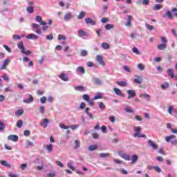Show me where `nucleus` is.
Returning <instances> with one entry per match:
<instances>
[{
    "label": "nucleus",
    "mask_w": 177,
    "mask_h": 177,
    "mask_svg": "<svg viewBox=\"0 0 177 177\" xmlns=\"http://www.w3.org/2000/svg\"><path fill=\"white\" fill-rule=\"evenodd\" d=\"M41 103L44 104L46 102V97H42L40 98Z\"/></svg>",
    "instance_id": "obj_62"
},
{
    "label": "nucleus",
    "mask_w": 177,
    "mask_h": 177,
    "mask_svg": "<svg viewBox=\"0 0 177 177\" xmlns=\"http://www.w3.org/2000/svg\"><path fill=\"white\" fill-rule=\"evenodd\" d=\"M30 134L31 132L30 131V130H25L24 132V136H30Z\"/></svg>",
    "instance_id": "obj_55"
},
{
    "label": "nucleus",
    "mask_w": 177,
    "mask_h": 177,
    "mask_svg": "<svg viewBox=\"0 0 177 177\" xmlns=\"http://www.w3.org/2000/svg\"><path fill=\"white\" fill-rule=\"evenodd\" d=\"M167 73L169 77H171V78H175V73L174 72V69L169 68L167 70Z\"/></svg>",
    "instance_id": "obj_16"
},
{
    "label": "nucleus",
    "mask_w": 177,
    "mask_h": 177,
    "mask_svg": "<svg viewBox=\"0 0 177 177\" xmlns=\"http://www.w3.org/2000/svg\"><path fill=\"white\" fill-rule=\"evenodd\" d=\"M71 19H74V15H71V12H67L64 17V20L66 21H68Z\"/></svg>",
    "instance_id": "obj_6"
},
{
    "label": "nucleus",
    "mask_w": 177,
    "mask_h": 177,
    "mask_svg": "<svg viewBox=\"0 0 177 177\" xmlns=\"http://www.w3.org/2000/svg\"><path fill=\"white\" fill-rule=\"evenodd\" d=\"M94 100H93V99L91 100H88V101H87V102L88 103V104H89L90 106H95V102H93Z\"/></svg>",
    "instance_id": "obj_57"
},
{
    "label": "nucleus",
    "mask_w": 177,
    "mask_h": 177,
    "mask_svg": "<svg viewBox=\"0 0 177 177\" xmlns=\"http://www.w3.org/2000/svg\"><path fill=\"white\" fill-rule=\"evenodd\" d=\"M28 39H38L39 37L37 35L30 34L26 36Z\"/></svg>",
    "instance_id": "obj_17"
},
{
    "label": "nucleus",
    "mask_w": 177,
    "mask_h": 177,
    "mask_svg": "<svg viewBox=\"0 0 177 177\" xmlns=\"http://www.w3.org/2000/svg\"><path fill=\"white\" fill-rule=\"evenodd\" d=\"M169 114H172V113H174V114H177V111L176 109H174V106L171 105L170 106L168 107L167 110Z\"/></svg>",
    "instance_id": "obj_14"
},
{
    "label": "nucleus",
    "mask_w": 177,
    "mask_h": 177,
    "mask_svg": "<svg viewBox=\"0 0 177 177\" xmlns=\"http://www.w3.org/2000/svg\"><path fill=\"white\" fill-rule=\"evenodd\" d=\"M86 107V104H85L84 102L80 103V109H81L82 110H84V109H85Z\"/></svg>",
    "instance_id": "obj_58"
},
{
    "label": "nucleus",
    "mask_w": 177,
    "mask_h": 177,
    "mask_svg": "<svg viewBox=\"0 0 177 177\" xmlns=\"http://www.w3.org/2000/svg\"><path fill=\"white\" fill-rule=\"evenodd\" d=\"M17 46L19 49H21V52H24L26 50V48H24V44H23V41H20L17 44Z\"/></svg>",
    "instance_id": "obj_20"
},
{
    "label": "nucleus",
    "mask_w": 177,
    "mask_h": 177,
    "mask_svg": "<svg viewBox=\"0 0 177 177\" xmlns=\"http://www.w3.org/2000/svg\"><path fill=\"white\" fill-rule=\"evenodd\" d=\"M102 23H107L109 21V18L104 17L101 19Z\"/></svg>",
    "instance_id": "obj_64"
},
{
    "label": "nucleus",
    "mask_w": 177,
    "mask_h": 177,
    "mask_svg": "<svg viewBox=\"0 0 177 177\" xmlns=\"http://www.w3.org/2000/svg\"><path fill=\"white\" fill-rule=\"evenodd\" d=\"M90 97L88 94L83 95V100H85V102H89Z\"/></svg>",
    "instance_id": "obj_40"
},
{
    "label": "nucleus",
    "mask_w": 177,
    "mask_h": 177,
    "mask_svg": "<svg viewBox=\"0 0 177 177\" xmlns=\"http://www.w3.org/2000/svg\"><path fill=\"white\" fill-rule=\"evenodd\" d=\"M139 158V157H138V156H136V154H133L131 157V164H136V162H138V159Z\"/></svg>",
    "instance_id": "obj_23"
},
{
    "label": "nucleus",
    "mask_w": 177,
    "mask_h": 177,
    "mask_svg": "<svg viewBox=\"0 0 177 177\" xmlns=\"http://www.w3.org/2000/svg\"><path fill=\"white\" fill-rule=\"evenodd\" d=\"M81 56L85 57L88 55V51L82 50L80 53Z\"/></svg>",
    "instance_id": "obj_53"
},
{
    "label": "nucleus",
    "mask_w": 177,
    "mask_h": 177,
    "mask_svg": "<svg viewBox=\"0 0 177 177\" xmlns=\"http://www.w3.org/2000/svg\"><path fill=\"white\" fill-rule=\"evenodd\" d=\"M169 86V84L166 83L165 84H161L160 85V88L161 89H167V88H168Z\"/></svg>",
    "instance_id": "obj_50"
},
{
    "label": "nucleus",
    "mask_w": 177,
    "mask_h": 177,
    "mask_svg": "<svg viewBox=\"0 0 177 177\" xmlns=\"http://www.w3.org/2000/svg\"><path fill=\"white\" fill-rule=\"evenodd\" d=\"M116 84L119 86H127L128 85V82H127L125 81L117 82Z\"/></svg>",
    "instance_id": "obj_24"
},
{
    "label": "nucleus",
    "mask_w": 177,
    "mask_h": 177,
    "mask_svg": "<svg viewBox=\"0 0 177 177\" xmlns=\"http://www.w3.org/2000/svg\"><path fill=\"white\" fill-rule=\"evenodd\" d=\"M9 62H10V60H9V59H6L3 61V65L0 68V70H6V66H8V64H9Z\"/></svg>",
    "instance_id": "obj_11"
},
{
    "label": "nucleus",
    "mask_w": 177,
    "mask_h": 177,
    "mask_svg": "<svg viewBox=\"0 0 177 177\" xmlns=\"http://www.w3.org/2000/svg\"><path fill=\"white\" fill-rule=\"evenodd\" d=\"M23 114H24V110L23 109H18L16 112H15V115H23Z\"/></svg>",
    "instance_id": "obj_28"
},
{
    "label": "nucleus",
    "mask_w": 177,
    "mask_h": 177,
    "mask_svg": "<svg viewBox=\"0 0 177 177\" xmlns=\"http://www.w3.org/2000/svg\"><path fill=\"white\" fill-rule=\"evenodd\" d=\"M8 140H12V142H17L19 140V136L17 135H10L8 137Z\"/></svg>",
    "instance_id": "obj_7"
},
{
    "label": "nucleus",
    "mask_w": 177,
    "mask_h": 177,
    "mask_svg": "<svg viewBox=\"0 0 177 177\" xmlns=\"http://www.w3.org/2000/svg\"><path fill=\"white\" fill-rule=\"evenodd\" d=\"M161 5L160 4H156L153 8V10H160V9H161Z\"/></svg>",
    "instance_id": "obj_39"
},
{
    "label": "nucleus",
    "mask_w": 177,
    "mask_h": 177,
    "mask_svg": "<svg viewBox=\"0 0 177 177\" xmlns=\"http://www.w3.org/2000/svg\"><path fill=\"white\" fill-rule=\"evenodd\" d=\"M106 30H111V28H114V25L113 24H106L105 25Z\"/></svg>",
    "instance_id": "obj_43"
},
{
    "label": "nucleus",
    "mask_w": 177,
    "mask_h": 177,
    "mask_svg": "<svg viewBox=\"0 0 177 177\" xmlns=\"http://www.w3.org/2000/svg\"><path fill=\"white\" fill-rule=\"evenodd\" d=\"M140 99H146V100H147V102H149V100H150V95H149L147 93L140 94Z\"/></svg>",
    "instance_id": "obj_13"
},
{
    "label": "nucleus",
    "mask_w": 177,
    "mask_h": 177,
    "mask_svg": "<svg viewBox=\"0 0 177 177\" xmlns=\"http://www.w3.org/2000/svg\"><path fill=\"white\" fill-rule=\"evenodd\" d=\"M26 10L28 13H33L34 12V7L33 6H29L26 8Z\"/></svg>",
    "instance_id": "obj_38"
},
{
    "label": "nucleus",
    "mask_w": 177,
    "mask_h": 177,
    "mask_svg": "<svg viewBox=\"0 0 177 177\" xmlns=\"http://www.w3.org/2000/svg\"><path fill=\"white\" fill-rule=\"evenodd\" d=\"M100 157H101V158H104L106 157H110V153H100Z\"/></svg>",
    "instance_id": "obj_47"
},
{
    "label": "nucleus",
    "mask_w": 177,
    "mask_h": 177,
    "mask_svg": "<svg viewBox=\"0 0 177 177\" xmlns=\"http://www.w3.org/2000/svg\"><path fill=\"white\" fill-rule=\"evenodd\" d=\"M138 68H139V70H141V71H143V70H145V65H143L142 64H138L137 65Z\"/></svg>",
    "instance_id": "obj_46"
},
{
    "label": "nucleus",
    "mask_w": 177,
    "mask_h": 177,
    "mask_svg": "<svg viewBox=\"0 0 177 177\" xmlns=\"http://www.w3.org/2000/svg\"><path fill=\"white\" fill-rule=\"evenodd\" d=\"M93 139H99V134L97 133H94L92 134Z\"/></svg>",
    "instance_id": "obj_61"
},
{
    "label": "nucleus",
    "mask_w": 177,
    "mask_h": 177,
    "mask_svg": "<svg viewBox=\"0 0 177 177\" xmlns=\"http://www.w3.org/2000/svg\"><path fill=\"white\" fill-rule=\"evenodd\" d=\"M102 93H97L95 96L93 97V100H97V99H102Z\"/></svg>",
    "instance_id": "obj_34"
},
{
    "label": "nucleus",
    "mask_w": 177,
    "mask_h": 177,
    "mask_svg": "<svg viewBox=\"0 0 177 177\" xmlns=\"http://www.w3.org/2000/svg\"><path fill=\"white\" fill-rule=\"evenodd\" d=\"M113 91L115 92V95H117L118 96H121L122 97H124V96H125V95L122 93V91H121L120 88H113Z\"/></svg>",
    "instance_id": "obj_8"
},
{
    "label": "nucleus",
    "mask_w": 177,
    "mask_h": 177,
    "mask_svg": "<svg viewBox=\"0 0 177 177\" xmlns=\"http://www.w3.org/2000/svg\"><path fill=\"white\" fill-rule=\"evenodd\" d=\"M35 20L38 23H40L41 26H46V22L42 21V18L41 17V16H36Z\"/></svg>",
    "instance_id": "obj_9"
},
{
    "label": "nucleus",
    "mask_w": 177,
    "mask_h": 177,
    "mask_svg": "<svg viewBox=\"0 0 177 177\" xmlns=\"http://www.w3.org/2000/svg\"><path fill=\"white\" fill-rule=\"evenodd\" d=\"M46 149H47V150L50 152V151H53V145L52 144H50L48 145H46Z\"/></svg>",
    "instance_id": "obj_36"
},
{
    "label": "nucleus",
    "mask_w": 177,
    "mask_h": 177,
    "mask_svg": "<svg viewBox=\"0 0 177 177\" xmlns=\"http://www.w3.org/2000/svg\"><path fill=\"white\" fill-rule=\"evenodd\" d=\"M136 77L137 78L134 79V82H136V84H138L139 85H141L142 82L143 81V76L137 75Z\"/></svg>",
    "instance_id": "obj_10"
},
{
    "label": "nucleus",
    "mask_w": 177,
    "mask_h": 177,
    "mask_svg": "<svg viewBox=\"0 0 177 177\" xmlns=\"http://www.w3.org/2000/svg\"><path fill=\"white\" fill-rule=\"evenodd\" d=\"M132 21V16H129L127 19V22L126 23L127 27H131V21Z\"/></svg>",
    "instance_id": "obj_31"
},
{
    "label": "nucleus",
    "mask_w": 177,
    "mask_h": 177,
    "mask_svg": "<svg viewBox=\"0 0 177 177\" xmlns=\"http://www.w3.org/2000/svg\"><path fill=\"white\" fill-rule=\"evenodd\" d=\"M127 92L129 95L127 96L128 100H129L131 97H135V96H136V93L133 90H127Z\"/></svg>",
    "instance_id": "obj_3"
},
{
    "label": "nucleus",
    "mask_w": 177,
    "mask_h": 177,
    "mask_svg": "<svg viewBox=\"0 0 177 177\" xmlns=\"http://www.w3.org/2000/svg\"><path fill=\"white\" fill-rule=\"evenodd\" d=\"M166 15L169 17V19H171V20L174 19V16H172V14H171V11H167Z\"/></svg>",
    "instance_id": "obj_49"
},
{
    "label": "nucleus",
    "mask_w": 177,
    "mask_h": 177,
    "mask_svg": "<svg viewBox=\"0 0 177 177\" xmlns=\"http://www.w3.org/2000/svg\"><path fill=\"white\" fill-rule=\"evenodd\" d=\"M78 147H80V141H78L77 140H75L74 149H78Z\"/></svg>",
    "instance_id": "obj_48"
},
{
    "label": "nucleus",
    "mask_w": 177,
    "mask_h": 177,
    "mask_svg": "<svg viewBox=\"0 0 177 177\" xmlns=\"http://www.w3.org/2000/svg\"><path fill=\"white\" fill-rule=\"evenodd\" d=\"M2 78H3V80H5V81H9V77H8V75H6V73L3 75V77H2Z\"/></svg>",
    "instance_id": "obj_63"
},
{
    "label": "nucleus",
    "mask_w": 177,
    "mask_h": 177,
    "mask_svg": "<svg viewBox=\"0 0 177 177\" xmlns=\"http://www.w3.org/2000/svg\"><path fill=\"white\" fill-rule=\"evenodd\" d=\"M69 128L71 129H72L73 131H75V129H78V128H80V125H78V124H72L69 127Z\"/></svg>",
    "instance_id": "obj_37"
},
{
    "label": "nucleus",
    "mask_w": 177,
    "mask_h": 177,
    "mask_svg": "<svg viewBox=\"0 0 177 177\" xmlns=\"http://www.w3.org/2000/svg\"><path fill=\"white\" fill-rule=\"evenodd\" d=\"M17 128H21V127H23V120H19L17 123Z\"/></svg>",
    "instance_id": "obj_41"
},
{
    "label": "nucleus",
    "mask_w": 177,
    "mask_h": 177,
    "mask_svg": "<svg viewBox=\"0 0 177 177\" xmlns=\"http://www.w3.org/2000/svg\"><path fill=\"white\" fill-rule=\"evenodd\" d=\"M124 111H126V113H130L131 114H132L133 113V111H132V109H129V107H125Z\"/></svg>",
    "instance_id": "obj_52"
},
{
    "label": "nucleus",
    "mask_w": 177,
    "mask_h": 177,
    "mask_svg": "<svg viewBox=\"0 0 177 177\" xmlns=\"http://www.w3.org/2000/svg\"><path fill=\"white\" fill-rule=\"evenodd\" d=\"M85 17V12H80L79 15H77V19L79 20H81V19H84Z\"/></svg>",
    "instance_id": "obj_33"
},
{
    "label": "nucleus",
    "mask_w": 177,
    "mask_h": 177,
    "mask_svg": "<svg viewBox=\"0 0 177 177\" xmlns=\"http://www.w3.org/2000/svg\"><path fill=\"white\" fill-rule=\"evenodd\" d=\"M78 32H79V37H80V38H82V37H85L86 35H88L86 32H85L82 30H79Z\"/></svg>",
    "instance_id": "obj_25"
},
{
    "label": "nucleus",
    "mask_w": 177,
    "mask_h": 177,
    "mask_svg": "<svg viewBox=\"0 0 177 177\" xmlns=\"http://www.w3.org/2000/svg\"><path fill=\"white\" fill-rule=\"evenodd\" d=\"M46 39H48V41H52V39H53V35L50 34V35H47Z\"/></svg>",
    "instance_id": "obj_59"
},
{
    "label": "nucleus",
    "mask_w": 177,
    "mask_h": 177,
    "mask_svg": "<svg viewBox=\"0 0 177 177\" xmlns=\"http://www.w3.org/2000/svg\"><path fill=\"white\" fill-rule=\"evenodd\" d=\"M95 59L97 60V62L101 64V66H105V63L104 61L103 60V57H102V55H96Z\"/></svg>",
    "instance_id": "obj_4"
},
{
    "label": "nucleus",
    "mask_w": 177,
    "mask_h": 177,
    "mask_svg": "<svg viewBox=\"0 0 177 177\" xmlns=\"http://www.w3.org/2000/svg\"><path fill=\"white\" fill-rule=\"evenodd\" d=\"M75 89L76 91H78V92H85L86 88L84 86H77L75 87Z\"/></svg>",
    "instance_id": "obj_19"
},
{
    "label": "nucleus",
    "mask_w": 177,
    "mask_h": 177,
    "mask_svg": "<svg viewBox=\"0 0 177 177\" xmlns=\"http://www.w3.org/2000/svg\"><path fill=\"white\" fill-rule=\"evenodd\" d=\"M141 129L142 128H140V127H134V138H146V134H140Z\"/></svg>",
    "instance_id": "obj_1"
},
{
    "label": "nucleus",
    "mask_w": 177,
    "mask_h": 177,
    "mask_svg": "<svg viewBox=\"0 0 177 177\" xmlns=\"http://www.w3.org/2000/svg\"><path fill=\"white\" fill-rule=\"evenodd\" d=\"M157 48L159 50H164L165 49H167V44H159L158 45Z\"/></svg>",
    "instance_id": "obj_22"
},
{
    "label": "nucleus",
    "mask_w": 177,
    "mask_h": 177,
    "mask_svg": "<svg viewBox=\"0 0 177 177\" xmlns=\"http://www.w3.org/2000/svg\"><path fill=\"white\" fill-rule=\"evenodd\" d=\"M59 128H61L62 129H68V128H70V127L66 126L65 124H61L59 125Z\"/></svg>",
    "instance_id": "obj_51"
},
{
    "label": "nucleus",
    "mask_w": 177,
    "mask_h": 177,
    "mask_svg": "<svg viewBox=\"0 0 177 177\" xmlns=\"http://www.w3.org/2000/svg\"><path fill=\"white\" fill-rule=\"evenodd\" d=\"M26 147H32L34 146V144L30 140H26L25 144Z\"/></svg>",
    "instance_id": "obj_32"
},
{
    "label": "nucleus",
    "mask_w": 177,
    "mask_h": 177,
    "mask_svg": "<svg viewBox=\"0 0 177 177\" xmlns=\"http://www.w3.org/2000/svg\"><path fill=\"white\" fill-rule=\"evenodd\" d=\"M28 166V164L27 163H24L21 165V168L23 171H24V169H26V168H27V167Z\"/></svg>",
    "instance_id": "obj_60"
},
{
    "label": "nucleus",
    "mask_w": 177,
    "mask_h": 177,
    "mask_svg": "<svg viewBox=\"0 0 177 177\" xmlns=\"http://www.w3.org/2000/svg\"><path fill=\"white\" fill-rule=\"evenodd\" d=\"M62 39H63L64 41H66V36H64L63 35H58V41H62Z\"/></svg>",
    "instance_id": "obj_45"
},
{
    "label": "nucleus",
    "mask_w": 177,
    "mask_h": 177,
    "mask_svg": "<svg viewBox=\"0 0 177 177\" xmlns=\"http://www.w3.org/2000/svg\"><path fill=\"white\" fill-rule=\"evenodd\" d=\"M145 26L149 31H152V30H154V26L150 25L149 24H145Z\"/></svg>",
    "instance_id": "obj_35"
},
{
    "label": "nucleus",
    "mask_w": 177,
    "mask_h": 177,
    "mask_svg": "<svg viewBox=\"0 0 177 177\" xmlns=\"http://www.w3.org/2000/svg\"><path fill=\"white\" fill-rule=\"evenodd\" d=\"M59 78H60L62 81H65V82L68 81V76H67V75H66L65 73H62V74L59 75Z\"/></svg>",
    "instance_id": "obj_18"
},
{
    "label": "nucleus",
    "mask_w": 177,
    "mask_h": 177,
    "mask_svg": "<svg viewBox=\"0 0 177 177\" xmlns=\"http://www.w3.org/2000/svg\"><path fill=\"white\" fill-rule=\"evenodd\" d=\"M68 167L70 169H72V171H75V167L73 165V163H68Z\"/></svg>",
    "instance_id": "obj_56"
},
{
    "label": "nucleus",
    "mask_w": 177,
    "mask_h": 177,
    "mask_svg": "<svg viewBox=\"0 0 177 177\" xmlns=\"http://www.w3.org/2000/svg\"><path fill=\"white\" fill-rule=\"evenodd\" d=\"M148 143L153 150H157V149H158V145H157L156 142H153V140H148Z\"/></svg>",
    "instance_id": "obj_2"
},
{
    "label": "nucleus",
    "mask_w": 177,
    "mask_h": 177,
    "mask_svg": "<svg viewBox=\"0 0 177 177\" xmlns=\"http://www.w3.org/2000/svg\"><path fill=\"white\" fill-rule=\"evenodd\" d=\"M175 138H176L175 135H171V136H167L165 138V140L166 142H171V140H172V139H175Z\"/></svg>",
    "instance_id": "obj_27"
},
{
    "label": "nucleus",
    "mask_w": 177,
    "mask_h": 177,
    "mask_svg": "<svg viewBox=\"0 0 177 177\" xmlns=\"http://www.w3.org/2000/svg\"><path fill=\"white\" fill-rule=\"evenodd\" d=\"M120 174H122L123 175H128V171H127L124 169H120Z\"/></svg>",
    "instance_id": "obj_54"
},
{
    "label": "nucleus",
    "mask_w": 177,
    "mask_h": 177,
    "mask_svg": "<svg viewBox=\"0 0 177 177\" xmlns=\"http://www.w3.org/2000/svg\"><path fill=\"white\" fill-rule=\"evenodd\" d=\"M97 145H90L88 147L89 151H93V150H97Z\"/></svg>",
    "instance_id": "obj_29"
},
{
    "label": "nucleus",
    "mask_w": 177,
    "mask_h": 177,
    "mask_svg": "<svg viewBox=\"0 0 177 177\" xmlns=\"http://www.w3.org/2000/svg\"><path fill=\"white\" fill-rule=\"evenodd\" d=\"M119 156L122 157V158H124V160H126V161H130L131 160V156L127 153H122L121 151L118 152Z\"/></svg>",
    "instance_id": "obj_5"
},
{
    "label": "nucleus",
    "mask_w": 177,
    "mask_h": 177,
    "mask_svg": "<svg viewBox=\"0 0 177 177\" xmlns=\"http://www.w3.org/2000/svg\"><path fill=\"white\" fill-rule=\"evenodd\" d=\"M77 73H81L82 74H85V68L82 66H78L76 69Z\"/></svg>",
    "instance_id": "obj_21"
},
{
    "label": "nucleus",
    "mask_w": 177,
    "mask_h": 177,
    "mask_svg": "<svg viewBox=\"0 0 177 177\" xmlns=\"http://www.w3.org/2000/svg\"><path fill=\"white\" fill-rule=\"evenodd\" d=\"M32 102H34V97H32V95H29V99H25L23 100L24 103H31Z\"/></svg>",
    "instance_id": "obj_15"
},
{
    "label": "nucleus",
    "mask_w": 177,
    "mask_h": 177,
    "mask_svg": "<svg viewBox=\"0 0 177 177\" xmlns=\"http://www.w3.org/2000/svg\"><path fill=\"white\" fill-rule=\"evenodd\" d=\"M100 109H101V110H104V109H106V105H104V104L103 102H99L98 104Z\"/></svg>",
    "instance_id": "obj_44"
},
{
    "label": "nucleus",
    "mask_w": 177,
    "mask_h": 177,
    "mask_svg": "<svg viewBox=\"0 0 177 177\" xmlns=\"http://www.w3.org/2000/svg\"><path fill=\"white\" fill-rule=\"evenodd\" d=\"M101 46L103 48V49H110V44L107 43H102Z\"/></svg>",
    "instance_id": "obj_30"
},
{
    "label": "nucleus",
    "mask_w": 177,
    "mask_h": 177,
    "mask_svg": "<svg viewBox=\"0 0 177 177\" xmlns=\"http://www.w3.org/2000/svg\"><path fill=\"white\" fill-rule=\"evenodd\" d=\"M85 21L86 24H91V26H96V21L92 20L91 18H86Z\"/></svg>",
    "instance_id": "obj_12"
},
{
    "label": "nucleus",
    "mask_w": 177,
    "mask_h": 177,
    "mask_svg": "<svg viewBox=\"0 0 177 177\" xmlns=\"http://www.w3.org/2000/svg\"><path fill=\"white\" fill-rule=\"evenodd\" d=\"M1 164L4 167H7V168H12V165H9L6 160H1Z\"/></svg>",
    "instance_id": "obj_26"
},
{
    "label": "nucleus",
    "mask_w": 177,
    "mask_h": 177,
    "mask_svg": "<svg viewBox=\"0 0 177 177\" xmlns=\"http://www.w3.org/2000/svg\"><path fill=\"white\" fill-rule=\"evenodd\" d=\"M132 50H133V53H136V55H140V52H139V50L138 49V48L133 47L132 48Z\"/></svg>",
    "instance_id": "obj_42"
}]
</instances>
